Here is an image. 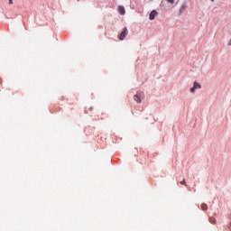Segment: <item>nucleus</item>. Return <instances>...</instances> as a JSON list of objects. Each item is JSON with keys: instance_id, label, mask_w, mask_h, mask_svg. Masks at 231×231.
Segmentation results:
<instances>
[{"instance_id": "obj_1", "label": "nucleus", "mask_w": 231, "mask_h": 231, "mask_svg": "<svg viewBox=\"0 0 231 231\" xmlns=\"http://www.w3.org/2000/svg\"><path fill=\"white\" fill-rule=\"evenodd\" d=\"M144 94L143 92H137L136 95H134V100H135V102H137L138 104H140V102H142V99L144 97Z\"/></svg>"}, {"instance_id": "obj_2", "label": "nucleus", "mask_w": 231, "mask_h": 231, "mask_svg": "<svg viewBox=\"0 0 231 231\" xmlns=\"http://www.w3.org/2000/svg\"><path fill=\"white\" fill-rule=\"evenodd\" d=\"M128 33H129V31H127V27H125L123 32L119 35L120 41H124V39H125V37H127Z\"/></svg>"}, {"instance_id": "obj_3", "label": "nucleus", "mask_w": 231, "mask_h": 231, "mask_svg": "<svg viewBox=\"0 0 231 231\" xmlns=\"http://www.w3.org/2000/svg\"><path fill=\"white\" fill-rule=\"evenodd\" d=\"M196 89H201V84L195 81L193 88H190V92L194 93V91H196Z\"/></svg>"}, {"instance_id": "obj_4", "label": "nucleus", "mask_w": 231, "mask_h": 231, "mask_svg": "<svg viewBox=\"0 0 231 231\" xmlns=\"http://www.w3.org/2000/svg\"><path fill=\"white\" fill-rule=\"evenodd\" d=\"M158 15V12H156L155 10L152 11L150 13V16H149V19L150 21H152L154 20V18Z\"/></svg>"}, {"instance_id": "obj_5", "label": "nucleus", "mask_w": 231, "mask_h": 231, "mask_svg": "<svg viewBox=\"0 0 231 231\" xmlns=\"http://www.w3.org/2000/svg\"><path fill=\"white\" fill-rule=\"evenodd\" d=\"M118 13L121 14V15H125V8H124V6L122 5H119L118 8Z\"/></svg>"}, {"instance_id": "obj_6", "label": "nucleus", "mask_w": 231, "mask_h": 231, "mask_svg": "<svg viewBox=\"0 0 231 231\" xmlns=\"http://www.w3.org/2000/svg\"><path fill=\"white\" fill-rule=\"evenodd\" d=\"M201 209L202 210H208V207L207 206V204H205V203H203V204H201Z\"/></svg>"}, {"instance_id": "obj_7", "label": "nucleus", "mask_w": 231, "mask_h": 231, "mask_svg": "<svg viewBox=\"0 0 231 231\" xmlns=\"http://www.w3.org/2000/svg\"><path fill=\"white\" fill-rule=\"evenodd\" d=\"M180 185H187V183L185 182V180L180 181Z\"/></svg>"}, {"instance_id": "obj_8", "label": "nucleus", "mask_w": 231, "mask_h": 231, "mask_svg": "<svg viewBox=\"0 0 231 231\" xmlns=\"http://www.w3.org/2000/svg\"><path fill=\"white\" fill-rule=\"evenodd\" d=\"M168 3H171V5H174V0H167Z\"/></svg>"}, {"instance_id": "obj_9", "label": "nucleus", "mask_w": 231, "mask_h": 231, "mask_svg": "<svg viewBox=\"0 0 231 231\" xmlns=\"http://www.w3.org/2000/svg\"><path fill=\"white\" fill-rule=\"evenodd\" d=\"M9 5H14V0H9Z\"/></svg>"}, {"instance_id": "obj_10", "label": "nucleus", "mask_w": 231, "mask_h": 231, "mask_svg": "<svg viewBox=\"0 0 231 231\" xmlns=\"http://www.w3.org/2000/svg\"><path fill=\"white\" fill-rule=\"evenodd\" d=\"M92 110H93V107H89V108H88V111H92Z\"/></svg>"}, {"instance_id": "obj_11", "label": "nucleus", "mask_w": 231, "mask_h": 231, "mask_svg": "<svg viewBox=\"0 0 231 231\" xmlns=\"http://www.w3.org/2000/svg\"><path fill=\"white\" fill-rule=\"evenodd\" d=\"M86 113H88V110H86Z\"/></svg>"}]
</instances>
